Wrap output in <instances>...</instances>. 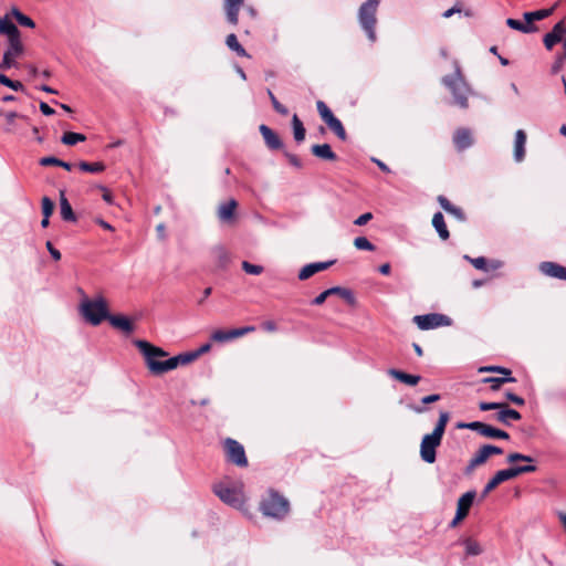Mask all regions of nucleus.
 <instances>
[{"label":"nucleus","instance_id":"f257e3e1","mask_svg":"<svg viewBox=\"0 0 566 566\" xmlns=\"http://www.w3.org/2000/svg\"><path fill=\"white\" fill-rule=\"evenodd\" d=\"M134 345L139 349L145 358V364L148 367L149 371L153 375L159 376L172 369H176L178 366L187 365L195 359H197V354L192 352H187L179 354L177 356L165 359L163 363H156L151 359V356H168V353L163 348L157 347L150 344L147 340L136 339L134 340Z\"/></svg>","mask_w":566,"mask_h":566},{"label":"nucleus","instance_id":"f03ea898","mask_svg":"<svg viewBox=\"0 0 566 566\" xmlns=\"http://www.w3.org/2000/svg\"><path fill=\"white\" fill-rule=\"evenodd\" d=\"M260 511L264 516L281 521L290 512V502L274 490H269L260 502Z\"/></svg>","mask_w":566,"mask_h":566},{"label":"nucleus","instance_id":"7ed1b4c3","mask_svg":"<svg viewBox=\"0 0 566 566\" xmlns=\"http://www.w3.org/2000/svg\"><path fill=\"white\" fill-rule=\"evenodd\" d=\"M442 83L451 91L457 105L461 108H467L469 106L468 96L471 93V90L464 81L460 65L457 61H454V73L446 75L442 78Z\"/></svg>","mask_w":566,"mask_h":566},{"label":"nucleus","instance_id":"20e7f679","mask_svg":"<svg viewBox=\"0 0 566 566\" xmlns=\"http://www.w3.org/2000/svg\"><path fill=\"white\" fill-rule=\"evenodd\" d=\"M81 315L93 326L99 325L108 317L107 302L103 296L94 300L85 298L80 305Z\"/></svg>","mask_w":566,"mask_h":566},{"label":"nucleus","instance_id":"39448f33","mask_svg":"<svg viewBox=\"0 0 566 566\" xmlns=\"http://www.w3.org/2000/svg\"><path fill=\"white\" fill-rule=\"evenodd\" d=\"M379 7V0H367L358 10V21L360 28L366 33L370 42H375L376 36V23H377V10Z\"/></svg>","mask_w":566,"mask_h":566},{"label":"nucleus","instance_id":"423d86ee","mask_svg":"<svg viewBox=\"0 0 566 566\" xmlns=\"http://www.w3.org/2000/svg\"><path fill=\"white\" fill-rule=\"evenodd\" d=\"M213 491L223 503L230 506L240 507L244 503L243 494L238 488L226 483H218L214 485Z\"/></svg>","mask_w":566,"mask_h":566},{"label":"nucleus","instance_id":"0eeeda50","mask_svg":"<svg viewBox=\"0 0 566 566\" xmlns=\"http://www.w3.org/2000/svg\"><path fill=\"white\" fill-rule=\"evenodd\" d=\"M457 427L459 429H469V430L475 431L479 434L486 437V438L505 439V440L510 438V434L506 431L494 428V427L486 424L484 422H481V421L460 422V423H458Z\"/></svg>","mask_w":566,"mask_h":566},{"label":"nucleus","instance_id":"6e6552de","mask_svg":"<svg viewBox=\"0 0 566 566\" xmlns=\"http://www.w3.org/2000/svg\"><path fill=\"white\" fill-rule=\"evenodd\" d=\"M224 451L227 455V461L241 467H248V459L245 455L244 448L237 440L227 438L224 440Z\"/></svg>","mask_w":566,"mask_h":566},{"label":"nucleus","instance_id":"1a4fd4ad","mask_svg":"<svg viewBox=\"0 0 566 566\" xmlns=\"http://www.w3.org/2000/svg\"><path fill=\"white\" fill-rule=\"evenodd\" d=\"M413 321L422 331H429L441 326H449L451 324V318L449 316L439 313L417 315L413 317Z\"/></svg>","mask_w":566,"mask_h":566},{"label":"nucleus","instance_id":"9d476101","mask_svg":"<svg viewBox=\"0 0 566 566\" xmlns=\"http://www.w3.org/2000/svg\"><path fill=\"white\" fill-rule=\"evenodd\" d=\"M442 439L429 433L423 436L420 443V457L426 463H433L437 459V448L441 444Z\"/></svg>","mask_w":566,"mask_h":566},{"label":"nucleus","instance_id":"9b49d317","mask_svg":"<svg viewBox=\"0 0 566 566\" xmlns=\"http://www.w3.org/2000/svg\"><path fill=\"white\" fill-rule=\"evenodd\" d=\"M566 32V28L564 25V21L557 22L551 32L546 33L543 38V43L546 50L551 51L555 44L562 42L563 43V35Z\"/></svg>","mask_w":566,"mask_h":566},{"label":"nucleus","instance_id":"f8f14e48","mask_svg":"<svg viewBox=\"0 0 566 566\" xmlns=\"http://www.w3.org/2000/svg\"><path fill=\"white\" fill-rule=\"evenodd\" d=\"M538 269L541 273L546 276L566 281V266H563L556 262H541Z\"/></svg>","mask_w":566,"mask_h":566},{"label":"nucleus","instance_id":"ddd939ff","mask_svg":"<svg viewBox=\"0 0 566 566\" xmlns=\"http://www.w3.org/2000/svg\"><path fill=\"white\" fill-rule=\"evenodd\" d=\"M245 0H224L223 9L226 19L231 25H237L239 22V11L243 7Z\"/></svg>","mask_w":566,"mask_h":566},{"label":"nucleus","instance_id":"4468645a","mask_svg":"<svg viewBox=\"0 0 566 566\" xmlns=\"http://www.w3.org/2000/svg\"><path fill=\"white\" fill-rule=\"evenodd\" d=\"M259 130L264 139L266 147L271 150L283 148V142L279 135L265 124L260 125Z\"/></svg>","mask_w":566,"mask_h":566},{"label":"nucleus","instance_id":"2eb2a0df","mask_svg":"<svg viewBox=\"0 0 566 566\" xmlns=\"http://www.w3.org/2000/svg\"><path fill=\"white\" fill-rule=\"evenodd\" d=\"M335 263V260L326 261V262H314L304 265L298 272V280L305 281L313 276L314 274L327 270Z\"/></svg>","mask_w":566,"mask_h":566},{"label":"nucleus","instance_id":"dca6fc26","mask_svg":"<svg viewBox=\"0 0 566 566\" xmlns=\"http://www.w3.org/2000/svg\"><path fill=\"white\" fill-rule=\"evenodd\" d=\"M107 321L109 324L125 334H130L134 331L132 321L124 315H112L108 314Z\"/></svg>","mask_w":566,"mask_h":566},{"label":"nucleus","instance_id":"f3484780","mask_svg":"<svg viewBox=\"0 0 566 566\" xmlns=\"http://www.w3.org/2000/svg\"><path fill=\"white\" fill-rule=\"evenodd\" d=\"M237 207L238 202L234 199L222 202L217 212L219 220L222 222L231 221L234 218Z\"/></svg>","mask_w":566,"mask_h":566},{"label":"nucleus","instance_id":"a211bd4d","mask_svg":"<svg viewBox=\"0 0 566 566\" xmlns=\"http://www.w3.org/2000/svg\"><path fill=\"white\" fill-rule=\"evenodd\" d=\"M511 475L507 469L497 471L494 476L485 484L482 491V497L486 496L491 491H493L501 483L511 480Z\"/></svg>","mask_w":566,"mask_h":566},{"label":"nucleus","instance_id":"6ab92c4d","mask_svg":"<svg viewBox=\"0 0 566 566\" xmlns=\"http://www.w3.org/2000/svg\"><path fill=\"white\" fill-rule=\"evenodd\" d=\"M453 143L460 151L469 148L473 143L471 132L467 128L458 129L453 135Z\"/></svg>","mask_w":566,"mask_h":566},{"label":"nucleus","instance_id":"aec40b11","mask_svg":"<svg viewBox=\"0 0 566 566\" xmlns=\"http://www.w3.org/2000/svg\"><path fill=\"white\" fill-rule=\"evenodd\" d=\"M525 144L526 133L523 129L516 130L514 140V159L516 163L523 161L525 157Z\"/></svg>","mask_w":566,"mask_h":566},{"label":"nucleus","instance_id":"412c9836","mask_svg":"<svg viewBox=\"0 0 566 566\" xmlns=\"http://www.w3.org/2000/svg\"><path fill=\"white\" fill-rule=\"evenodd\" d=\"M311 151L314 156L328 160L335 161L337 159V155L332 150V147L328 144H316L311 147Z\"/></svg>","mask_w":566,"mask_h":566},{"label":"nucleus","instance_id":"4be33fe9","mask_svg":"<svg viewBox=\"0 0 566 566\" xmlns=\"http://www.w3.org/2000/svg\"><path fill=\"white\" fill-rule=\"evenodd\" d=\"M500 411L495 415L497 421L504 423L505 426L511 424V420H520L522 418L521 413L515 409H511L505 403V407L499 409Z\"/></svg>","mask_w":566,"mask_h":566},{"label":"nucleus","instance_id":"5701e85b","mask_svg":"<svg viewBox=\"0 0 566 566\" xmlns=\"http://www.w3.org/2000/svg\"><path fill=\"white\" fill-rule=\"evenodd\" d=\"M475 491H468L458 500L457 512L462 513L464 516L469 514V511L475 499Z\"/></svg>","mask_w":566,"mask_h":566},{"label":"nucleus","instance_id":"b1692460","mask_svg":"<svg viewBox=\"0 0 566 566\" xmlns=\"http://www.w3.org/2000/svg\"><path fill=\"white\" fill-rule=\"evenodd\" d=\"M388 375L409 386H416L421 379L419 375L407 374L395 368L389 369Z\"/></svg>","mask_w":566,"mask_h":566},{"label":"nucleus","instance_id":"393cba45","mask_svg":"<svg viewBox=\"0 0 566 566\" xmlns=\"http://www.w3.org/2000/svg\"><path fill=\"white\" fill-rule=\"evenodd\" d=\"M0 34L7 35L8 39L21 34L17 25L10 20L9 14L0 18Z\"/></svg>","mask_w":566,"mask_h":566},{"label":"nucleus","instance_id":"a878e982","mask_svg":"<svg viewBox=\"0 0 566 566\" xmlns=\"http://www.w3.org/2000/svg\"><path fill=\"white\" fill-rule=\"evenodd\" d=\"M556 6L549 9H541L536 11H527L523 13V19L526 23L534 24V21H541L548 18L555 10Z\"/></svg>","mask_w":566,"mask_h":566},{"label":"nucleus","instance_id":"bb28decb","mask_svg":"<svg viewBox=\"0 0 566 566\" xmlns=\"http://www.w3.org/2000/svg\"><path fill=\"white\" fill-rule=\"evenodd\" d=\"M432 226L436 229L437 233L439 234L440 239H442V240L449 239L450 233H449V230L444 222V217L440 211H438L433 214Z\"/></svg>","mask_w":566,"mask_h":566},{"label":"nucleus","instance_id":"cd10ccee","mask_svg":"<svg viewBox=\"0 0 566 566\" xmlns=\"http://www.w3.org/2000/svg\"><path fill=\"white\" fill-rule=\"evenodd\" d=\"M60 213L64 221L75 222L76 216L72 209L71 203L64 196V192L61 191V198H60Z\"/></svg>","mask_w":566,"mask_h":566},{"label":"nucleus","instance_id":"c85d7f7f","mask_svg":"<svg viewBox=\"0 0 566 566\" xmlns=\"http://www.w3.org/2000/svg\"><path fill=\"white\" fill-rule=\"evenodd\" d=\"M506 25L513 30L520 31L522 33H534L538 30V28L535 24H530L526 22H522L520 20L509 18L506 19Z\"/></svg>","mask_w":566,"mask_h":566},{"label":"nucleus","instance_id":"c756f323","mask_svg":"<svg viewBox=\"0 0 566 566\" xmlns=\"http://www.w3.org/2000/svg\"><path fill=\"white\" fill-rule=\"evenodd\" d=\"M489 459L488 451L484 446H482L476 453L470 459L469 464L467 467V472L472 471L476 467L483 464Z\"/></svg>","mask_w":566,"mask_h":566},{"label":"nucleus","instance_id":"7c9ffc66","mask_svg":"<svg viewBox=\"0 0 566 566\" xmlns=\"http://www.w3.org/2000/svg\"><path fill=\"white\" fill-rule=\"evenodd\" d=\"M8 44H9V46H8V50L6 51V53H10V56L15 59L17 56L22 54L23 44L21 41V34L17 35L14 38L8 39Z\"/></svg>","mask_w":566,"mask_h":566},{"label":"nucleus","instance_id":"2f4dec72","mask_svg":"<svg viewBox=\"0 0 566 566\" xmlns=\"http://www.w3.org/2000/svg\"><path fill=\"white\" fill-rule=\"evenodd\" d=\"M293 135L296 143H302L305 139V127L296 114L292 118Z\"/></svg>","mask_w":566,"mask_h":566},{"label":"nucleus","instance_id":"473e14b6","mask_svg":"<svg viewBox=\"0 0 566 566\" xmlns=\"http://www.w3.org/2000/svg\"><path fill=\"white\" fill-rule=\"evenodd\" d=\"M212 254L220 268H226L230 261V255L227 249L222 245H217L212 249Z\"/></svg>","mask_w":566,"mask_h":566},{"label":"nucleus","instance_id":"72a5a7b5","mask_svg":"<svg viewBox=\"0 0 566 566\" xmlns=\"http://www.w3.org/2000/svg\"><path fill=\"white\" fill-rule=\"evenodd\" d=\"M449 418H450L449 412L441 411L439 415L438 422L436 423V427H434L433 431L431 432V434L442 439L444 431H446V426L449 421Z\"/></svg>","mask_w":566,"mask_h":566},{"label":"nucleus","instance_id":"f704fd0d","mask_svg":"<svg viewBox=\"0 0 566 566\" xmlns=\"http://www.w3.org/2000/svg\"><path fill=\"white\" fill-rule=\"evenodd\" d=\"M227 46L235 52L239 56H249L245 49L239 43L237 35L231 33L226 39Z\"/></svg>","mask_w":566,"mask_h":566},{"label":"nucleus","instance_id":"c9c22d12","mask_svg":"<svg viewBox=\"0 0 566 566\" xmlns=\"http://www.w3.org/2000/svg\"><path fill=\"white\" fill-rule=\"evenodd\" d=\"M485 384L491 385L492 390H497L505 382H515L516 379L512 376H502V377H485L482 380Z\"/></svg>","mask_w":566,"mask_h":566},{"label":"nucleus","instance_id":"e433bc0d","mask_svg":"<svg viewBox=\"0 0 566 566\" xmlns=\"http://www.w3.org/2000/svg\"><path fill=\"white\" fill-rule=\"evenodd\" d=\"M11 15L17 20V22L22 25V27H27V28H31L33 29L35 27V23L34 21L25 15L24 13H22L18 8L13 7L11 9Z\"/></svg>","mask_w":566,"mask_h":566},{"label":"nucleus","instance_id":"4c0bfd02","mask_svg":"<svg viewBox=\"0 0 566 566\" xmlns=\"http://www.w3.org/2000/svg\"><path fill=\"white\" fill-rule=\"evenodd\" d=\"M329 129L340 139V140H346L347 138V134H346V130L342 124V122L337 118V117H334L332 120H329L327 124H326Z\"/></svg>","mask_w":566,"mask_h":566},{"label":"nucleus","instance_id":"58836bf2","mask_svg":"<svg viewBox=\"0 0 566 566\" xmlns=\"http://www.w3.org/2000/svg\"><path fill=\"white\" fill-rule=\"evenodd\" d=\"M78 168L85 172L98 174V172H102L105 170V165L101 161H96V163L80 161Z\"/></svg>","mask_w":566,"mask_h":566},{"label":"nucleus","instance_id":"ea45409f","mask_svg":"<svg viewBox=\"0 0 566 566\" xmlns=\"http://www.w3.org/2000/svg\"><path fill=\"white\" fill-rule=\"evenodd\" d=\"M85 139H86L85 135H83L81 133L67 132V133L63 134L61 142L64 145L74 146L80 142H84Z\"/></svg>","mask_w":566,"mask_h":566},{"label":"nucleus","instance_id":"a19ab883","mask_svg":"<svg viewBox=\"0 0 566 566\" xmlns=\"http://www.w3.org/2000/svg\"><path fill=\"white\" fill-rule=\"evenodd\" d=\"M509 470V473L511 475L512 479L521 475V474H524V473H532V472H535L536 471V467L533 465V464H526V465H516V467H511L507 469Z\"/></svg>","mask_w":566,"mask_h":566},{"label":"nucleus","instance_id":"79ce46f5","mask_svg":"<svg viewBox=\"0 0 566 566\" xmlns=\"http://www.w3.org/2000/svg\"><path fill=\"white\" fill-rule=\"evenodd\" d=\"M316 108H317V112H318L321 118L326 124L335 117L333 112L329 109V107L323 101H317Z\"/></svg>","mask_w":566,"mask_h":566},{"label":"nucleus","instance_id":"37998d69","mask_svg":"<svg viewBox=\"0 0 566 566\" xmlns=\"http://www.w3.org/2000/svg\"><path fill=\"white\" fill-rule=\"evenodd\" d=\"M463 259L469 261L475 269L488 272L490 269L488 266V260L484 256L471 258L469 255H463Z\"/></svg>","mask_w":566,"mask_h":566},{"label":"nucleus","instance_id":"c03bdc74","mask_svg":"<svg viewBox=\"0 0 566 566\" xmlns=\"http://www.w3.org/2000/svg\"><path fill=\"white\" fill-rule=\"evenodd\" d=\"M463 545H464L467 555L476 556L482 553V549H481L479 543L471 538L464 539Z\"/></svg>","mask_w":566,"mask_h":566},{"label":"nucleus","instance_id":"a18cd8bd","mask_svg":"<svg viewBox=\"0 0 566 566\" xmlns=\"http://www.w3.org/2000/svg\"><path fill=\"white\" fill-rule=\"evenodd\" d=\"M0 84L6 85L17 92L24 91V85L20 81H12L4 74H0Z\"/></svg>","mask_w":566,"mask_h":566},{"label":"nucleus","instance_id":"49530a36","mask_svg":"<svg viewBox=\"0 0 566 566\" xmlns=\"http://www.w3.org/2000/svg\"><path fill=\"white\" fill-rule=\"evenodd\" d=\"M354 245L356 249L365 251H374L376 249V247L366 237H357L354 240Z\"/></svg>","mask_w":566,"mask_h":566},{"label":"nucleus","instance_id":"de8ad7c7","mask_svg":"<svg viewBox=\"0 0 566 566\" xmlns=\"http://www.w3.org/2000/svg\"><path fill=\"white\" fill-rule=\"evenodd\" d=\"M268 95L270 97L273 108L281 115H287L289 109L277 101V98L275 97L271 90H268Z\"/></svg>","mask_w":566,"mask_h":566},{"label":"nucleus","instance_id":"09e8293b","mask_svg":"<svg viewBox=\"0 0 566 566\" xmlns=\"http://www.w3.org/2000/svg\"><path fill=\"white\" fill-rule=\"evenodd\" d=\"M481 373L488 371V373H499L502 376H511L512 371L511 369L502 366H485L480 368Z\"/></svg>","mask_w":566,"mask_h":566},{"label":"nucleus","instance_id":"8fccbe9b","mask_svg":"<svg viewBox=\"0 0 566 566\" xmlns=\"http://www.w3.org/2000/svg\"><path fill=\"white\" fill-rule=\"evenodd\" d=\"M41 205L43 217L50 218L54 210V202L49 197H43Z\"/></svg>","mask_w":566,"mask_h":566},{"label":"nucleus","instance_id":"3c124183","mask_svg":"<svg viewBox=\"0 0 566 566\" xmlns=\"http://www.w3.org/2000/svg\"><path fill=\"white\" fill-rule=\"evenodd\" d=\"M242 269L244 272H247L248 274H252V275H259L263 272V266L252 264L248 261L242 262Z\"/></svg>","mask_w":566,"mask_h":566},{"label":"nucleus","instance_id":"603ef678","mask_svg":"<svg viewBox=\"0 0 566 566\" xmlns=\"http://www.w3.org/2000/svg\"><path fill=\"white\" fill-rule=\"evenodd\" d=\"M255 329L254 326H244V327H240V328H233V329H230L229 333H230V338L231 339H234V338H238V337H241L248 333H251Z\"/></svg>","mask_w":566,"mask_h":566},{"label":"nucleus","instance_id":"864d4df0","mask_svg":"<svg viewBox=\"0 0 566 566\" xmlns=\"http://www.w3.org/2000/svg\"><path fill=\"white\" fill-rule=\"evenodd\" d=\"M506 460L510 463H514V462H517V461H524V462H533L534 461L532 457L523 454V453H518V452L510 453L507 455Z\"/></svg>","mask_w":566,"mask_h":566},{"label":"nucleus","instance_id":"5fc2aeb1","mask_svg":"<svg viewBox=\"0 0 566 566\" xmlns=\"http://www.w3.org/2000/svg\"><path fill=\"white\" fill-rule=\"evenodd\" d=\"M212 340L214 342H228L231 340L229 331L217 329L211 335Z\"/></svg>","mask_w":566,"mask_h":566},{"label":"nucleus","instance_id":"6e6d98bb","mask_svg":"<svg viewBox=\"0 0 566 566\" xmlns=\"http://www.w3.org/2000/svg\"><path fill=\"white\" fill-rule=\"evenodd\" d=\"M15 65H17V63H15L14 57L10 56V53L4 52L3 59L0 62V70H3V71L9 70Z\"/></svg>","mask_w":566,"mask_h":566},{"label":"nucleus","instance_id":"4d7b16f0","mask_svg":"<svg viewBox=\"0 0 566 566\" xmlns=\"http://www.w3.org/2000/svg\"><path fill=\"white\" fill-rule=\"evenodd\" d=\"M505 407V403L503 402H486L482 401L479 403V408L482 411H489V410H499L501 408Z\"/></svg>","mask_w":566,"mask_h":566},{"label":"nucleus","instance_id":"13d9d810","mask_svg":"<svg viewBox=\"0 0 566 566\" xmlns=\"http://www.w3.org/2000/svg\"><path fill=\"white\" fill-rule=\"evenodd\" d=\"M565 64L566 62L559 55H556L551 69L552 74H557Z\"/></svg>","mask_w":566,"mask_h":566},{"label":"nucleus","instance_id":"bf43d9fd","mask_svg":"<svg viewBox=\"0 0 566 566\" xmlns=\"http://www.w3.org/2000/svg\"><path fill=\"white\" fill-rule=\"evenodd\" d=\"M371 219H373V213L371 212H366V213L360 214L354 221V224L361 227V226H365L367 222H369Z\"/></svg>","mask_w":566,"mask_h":566},{"label":"nucleus","instance_id":"052dcab7","mask_svg":"<svg viewBox=\"0 0 566 566\" xmlns=\"http://www.w3.org/2000/svg\"><path fill=\"white\" fill-rule=\"evenodd\" d=\"M284 155L292 166H294L295 168H302V161L296 155L291 154L289 151H285Z\"/></svg>","mask_w":566,"mask_h":566},{"label":"nucleus","instance_id":"680f3d73","mask_svg":"<svg viewBox=\"0 0 566 566\" xmlns=\"http://www.w3.org/2000/svg\"><path fill=\"white\" fill-rule=\"evenodd\" d=\"M60 159L53 156L43 157L40 159L41 166H59Z\"/></svg>","mask_w":566,"mask_h":566},{"label":"nucleus","instance_id":"e2e57ef3","mask_svg":"<svg viewBox=\"0 0 566 566\" xmlns=\"http://www.w3.org/2000/svg\"><path fill=\"white\" fill-rule=\"evenodd\" d=\"M505 397L512 401L513 403L517 405V406H524L525 405V400L524 398L513 394V392H506L505 394Z\"/></svg>","mask_w":566,"mask_h":566},{"label":"nucleus","instance_id":"0e129e2a","mask_svg":"<svg viewBox=\"0 0 566 566\" xmlns=\"http://www.w3.org/2000/svg\"><path fill=\"white\" fill-rule=\"evenodd\" d=\"M46 249L55 261L61 260V252L57 249H55L50 241L46 242Z\"/></svg>","mask_w":566,"mask_h":566},{"label":"nucleus","instance_id":"69168bd1","mask_svg":"<svg viewBox=\"0 0 566 566\" xmlns=\"http://www.w3.org/2000/svg\"><path fill=\"white\" fill-rule=\"evenodd\" d=\"M449 213H451L452 216H454L457 219H459L460 221H464L465 220V216H464V212L462 211L461 208L459 207H455V206H452V208L450 209Z\"/></svg>","mask_w":566,"mask_h":566},{"label":"nucleus","instance_id":"338daca9","mask_svg":"<svg viewBox=\"0 0 566 566\" xmlns=\"http://www.w3.org/2000/svg\"><path fill=\"white\" fill-rule=\"evenodd\" d=\"M340 297H343L346 302H348L349 304H353L355 302V297H354V294L350 290L348 289H343V292L339 294Z\"/></svg>","mask_w":566,"mask_h":566},{"label":"nucleus","instance_id":"774afa93","mask_svg":"<svg viewBox=\"0 0 566 566\" xmlns=\"http://www.w3.org/2000/svg\"><path fill=\"white\" fill-rule=\"evenodd\" d=\"M438 202L440 203V206L442 207V209L447 212L450 211V209L452 208V203L444 197V196H439L438 197Z\"/></svg>","mask_w":566,"mask_h":566}]
</instances>
